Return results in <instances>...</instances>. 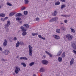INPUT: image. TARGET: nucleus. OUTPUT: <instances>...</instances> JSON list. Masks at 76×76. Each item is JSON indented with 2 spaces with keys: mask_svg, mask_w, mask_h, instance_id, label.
<instances>
[{
  "mask_svg": "<svg viewBox=\"0 0 76 76\" xmlns=\"http://www.w3.org/2000/svg\"><path fill=\"white\" fill-rule=\"evenodd\" d=\"M28 48L29 50V56H31V57H32V47H31V45H29Z\"/></svg>",
  "mask_w": 76,
  "mask_h": 76,
  "instance_id": "1",
  "label": "nucleus"
},
{
  "mask_svg": "<svg viewBox=\"0 0 76 76\" xmlns=\"http://www.w3.org/2000/svg\"><path fill=\"white\" fill-rule=\"evenodd\" d=\"M66 38L68 40H71L73 38V36L71 34H67L66 35Z\"/></svg>",
  "mask_w": 76,
  "mask_h": 76,
  "instance_id": "2",
  "label": "nucleus"
},
{
  "mask_svg": "<svg viewBox=\"0 0 76 76\" xmlns=\"http://www.w3.org/2000/svg\"><path fill=\"white\" fill-rule=\"evenodd\" d=\"M42 63L44 65H47L48 64V62L47 60H43L42 61Z\"/></svg>",
  "mask_w": 76,
  "mask_h": 76,
  "instance_id": "3",
  "label": "nucleus"
},
{
  "mask_svg": "<svg viewBox=\"0 0 76 76\" xmlns=\"http://www.w3.org/2000/svg\"><path fill=\"white\" fill-rule=\"evenodd\" d=\"M57 20H58V18H54L50 20L49 22H53V21H55V22H57Z\"/></svg>",
  "mask_w": 76,
  "mask_h": 76,
  "instance_id": "4",
  "label": "nucleus"
},
{
  "mask_svg": "<svg viewBox=\"0 0 76 76\" xmlns=\"http://www.w3.org/2000/svg\"><path fill=\"white\" fill-rule=\"evenodd\" d=\"M4 54H5V55H7L10 53V52L8 50H6L4 51Z\"/></svg>",
  "mask_w": 76,
  "mask_h": 76,
  "instance_id": "5",
  "label": "nucleus"
},
{
  "mask_svg": "<svg viewBox=\"0 0 76 76\" xmlns=\"http://www.w3.org/2000/svg\"><path fill=\"white\" fill-rule=\"evenodd\" d=\"M15 14H16L15 12H11L9 14V16L10 17L12 16H13Z\"/></svg>",
  "mask_w": 76,
  "mask_h": 76,
  "instance_id": "6",
  "label": "nucleus"
},
{
  "mask_svg": "<svg viewBox=\"0 0 76 76\" xmlns=\"http://www.w3.org/2000/svg\"><path fill=\"white\" fill-rule=\"evenodd\" d=\"M22 14L21 13H18L15 15V17H19V16H22Z\"/></svg>",
  "mask_w": 76,
  "mask_h": 76,
  "instance_id": "7",
  "label": "nucleus"
},
{
  "mask_svg": "<svg viewBox=\"0 0 76 76\" xmlns=\"http://www.w3.org/2000/svg\"><path fill=\"white\" fill-rule=\"evenodd\" d=\"M7 40L6 39L4 40V41L3 43V45L4 47H6L7 45Z\"/></svg>",
  "mask_w": 76,
  "mask_h": 76,
  "instance_id": "8",
  "label": "nucleus"
},
{
  "mask_svg": "<svg viewBox=\"0 0 76 76\" xmlns=\"http://www.w3.org/2000/svg\"><path fill=\"white\" fill-rule=\"evenodd\" d=\"M10 22L9 21H7V25L5 26L9 27L10 26Z\"/></svg>",
  "mask_w": 76,
  "mask_h": 76,
  "instance_id": "9",
  "label": "nucleus"
},
{
  "mask_svg": "<svg viewBox=\"0 0 76 76\" xmlns=\"http://www.w3.org/2000/svg\"><path fill=\"white\" fill-rule=\"evenodd\" d=\"M57 14V12L56 11H54V13H53L52 15L53 16H56Z\"/></svg>",
  "mask_w": 76,
  "mask_h": 76,
  "instance_id": "10",
  "label": "nucleus"
},
{
  "mask_svg": "<svg viewBox=\"0 0 76 76\" xmlns=\"http://www.w3.org/2000/svg\"><path fill=\"white\" fill-rule=\"evenodd\" d=\"M23 26L27 28H29V26L27 24H23Z\"/></svg>",
  "mask_w": 76,
  "mask_h": 76,
  "instance_id": "11",
  "label": "nucleus"
},
{
  "mask_svg": "<svg viewBox=\"0 0 76 76\" xmlns=\"http://www.w3.org/2000/svg\"><path fill=\"white\" fill-rule=\"evenodd\" d=\"M61 57L62 58H64L66 57V52H64L62 53Z\"/></svg>",
  "mask_w": 76,
  "mask_h": 76,
  "instance_id": "12",
  "label": "nucleus"
},
{
  "mask_svg": "<svg viewBox=\"0 0 76 76\" xmlns=\"http://www.w3.org/2000/svg\"><path fill=\"white\" fill-rule=\"evenodd\" d=\"M72 48H73L74 49H76V44L74 43L71 45Z\"/></svg>",
  "mask_w": 76,
  "mask_h": 76,
  "instance_id": "13",
  "label": "nucleus"
},
{
  "mask_svg": "<svg viewBox=\"0 0 76 76\" xmlns=\"http://www.w3.org/2000/svg\"><path fill=\"white\" fill-rule=\"evenodd\" d=\"M6 15L4 14L1 13L0 14V17L2 18H4Z\"/></svg>",
  "mask_w": 76,
  "mask_h": 76,
  "instance_id": "14",
  "label": "nucleus"
},
{
  "mask_svg": "<svg viewBox=\"0 0 76 76\" xmlns=\"http://www.w3.org/2000/svg\"><path fill=\"white\" fill-rule=\"evenodd\" d=\"M59 4H60V2L58 1L56 2L55 3V5L56 6H57L58 5H59Z\"/></svg>",
  "mask_w": 76,
  "mask_h": 76,
  "instance_id": "15",
  "label": "nucleus"
},
{
  "mask_svg": "<svg viewBox=\"0 0 76 76\" xmlns=\"http://www.w3.org/2000/svg\"><path fill=\"white\" fill-rule=\"evenodd\" d=\"M19 41H18L17 42V43L16 44V47H19Z\"/></svg>",
  "mask_w": 76,
  "mask_h": 76,
  "instance_id": "16",
  "label": "nucleus"
},
{
  "mask_svg": "<svg viewBox=\"0 0 76 76\" xmlns=\"http://www.w3.org/2000/svg\"><path fill=\"white\" fill-rule=\"evenodd\" d=\"M65 7H66V4H62L61 6V9H63V8H64Z\"/></svg>",
  "mask_w": 76,
  "mask_h": 76,
  "instance_id": "17",
  "label": "nucleus"
},
{
  "mask_svg": "<svg viewBox=\"0 0 76 76\" xmlns=\"http://www.w3.org/2000/svg\"><path fill=\"white\" fill-rule=\"evenodd\" d=\"M58 61L59 62H61L62 61V58L60 57H58Z\"/></svg>",
  "mask_w": 76,
  "mask_h": 76,
  "instance_id": "18",
  "label": "nucleus"
},
{
  "mask_svg": "<svg viewBox=\"0 0 76 76\" xmlns=\"http://www.w3.org/2000/svg\"><path fill=\"white\" fill-rule=\"evenodd\" d=\"M62 53V51L61 50H60L57 53V56H60L61 54Z\"/></svg>",
  "mask_w": 76,
  "mask_h": 76,
  "instance_id": "19",
  "label": "nucleus"
},
{
  "mask_svg": "<svg viewBox=\"0 0 76 76\" xmlns=\"http://www.w3.org/2000/svg\"><path fill=\"white\" fill-rule=\"evenodd\" d=\"M19 44L20 45H24V43L22 41H21L19 42Z\"/></svg>",
  "mask_w": 76,
  "mask_h": 76,
  "instance_id": "20",
  "label": "nucleus"
},
{
  "mask_svg": "<svg viewBox=\"0 0 76 76\" xmlns=\"http://www.w3.org/2000/svg\"><path fill=\"white\" fill-rule=\"evenodd\" d=\"M24 3L26 4H27L29 3V1L28 0H25Z\"/></svg>",
  "mask_w": 76,
  "mask_h": 76,
  "instance_id": "21",
  "label": "nucleus"
},
{
  "mask_svg": "<svg viewBox=\"0 0 76 76\" xmlns=\"http://www.w3.org/2000/svg\"><path fill=\"white\" fill-rule=\"evenodd\" d=\"M40 71L41 72H44L45 69H43V68H41L40 69Z\"/></svg>",
  "mask_w": 76,
  "mask_h": 76,
  "instance_id": "22",
  "label": "nucleus"
},
{
  "mask_svg": "<svg viewBox=\"0 0 76 76\" xmlns=\"http://www.w3.org/2000/svg\"><path fill=\"white\" fill-rule=\"evenodd\" d=\"M61 29L62 31H65V28L64 27H61Z\"/></svg>",
  "mask_w": 76,
  "mask_h": 76,
  "instance_id": "23",
  "label": "nucleus"
},
{
  "mask_svg": "<svg viewBox=\"0 0 76 76\" xmlns=\"http://www.w3.org/2000/svg\"><path fill=\"white\" fill-rule=\"evenodd\" d=\"M21 65H23V67H26V64H25V63H21Z\"/></svg>",
  "mask_w": 76,
  "mask_h": 76,
  "instance_id": "24",
  "label": "nucleus"
},
{
  "mask_svg": "<svg viewBox=\"0 0 76 76\" xmlns=\"http://www.w3.org/2000/svg\"><path fill=\"white\" fill-rule=\"evenodd\" d=\"M56 32L57 33H58V34H59L60 32V30L59 29H57Z\"/></svg>",
  "mask_w": 76,
  "mask_h": 76,
  "instance_id": "25",
  "label": "nucleus"
},
{
  "mask_svg": "<svg viewBox=\"0 0 76 76\" xmlns=\"http://www.w3.org/2000/svg\"><path fill=\"white\" fill-rule=\"evenodd\" d=\"M34 64H35V63L34 62H31V63H30L29 65V66H33V65H34Z\"/></svg>",
  "mask_w": 76,
  "mask_h": 76,
  "instance_id": "26",
  "label": "nucleus"
},
{
  "mask_svg": "<svg viewBox=\"0 0 76 76\" xmlns=\"http://www.w3.org/2000/svg\"><path fill=\"white\" fill-rule=\"evenodd\" d=\"M26 32H23L22 34V35L23 36H25V35H26Z\"/></svg>",
  "mask_w": 76,
  "mask_h": 76,
  "instance_id": "27",
  "label": "nucleus"
},
{
  "mask_svg": "<svg viewBox=\"0 0 76 76\" xmlns=\"http://www.w3.org/2000/svg\"><path fill=\"white\" fill-rule=\"evenodd\" d=\"M7 4L8 6H12V4H10L9 2H7Z\"/></svg>",
  "mask_w": 76,
  "mask_h": 76,
  "instance_id": "28",
  "label": "nucleus"
},
{
  "mask_svg": "<svg viewBox=\"0 0 76 76\" xmlns=\"http://www.w3.org/2000/svg\"><path fill=\"white\" fill-rule=\"evenodd\" d=\"M24 14L25 15H27L28 14V11H26L24 12Z\"/></svg>",
  "mask_w": 76,
  "mask_h": 76,
  "instance_id": "29",
  "label": "nucleus"
},
{
  "mask_svg": "<svg viewBox=\"0 0 76 76\" xmlns=\"http://www.w3.org/2000/svg\"><path fill=\"white\" fill-rule=\"evenodd\" d=\"M21 19H21L20 18H16V20H18V21H19L20 20H21Z\"/></svg>",
  "mask_w": 76,
  "mask_h": 76,
  "instance_id": "30",
  "label": "nucleus"
},
{
  "mask_svg": "<svg viewBox=\"0 0 76 76\" xmlns=\"http://www.w3.org/2000/svg\"><path fill=\"white\" fill-rule=\"evenodd\" d=\"M38 35V33H32V35H33V36H35V35Z\"/></svg>",
  "mask_w": 76,
  "mask_h": 76,
  "instance_id": "31",
  "label": "nucleus"
},
{
  "mask_svg": "<svg viewBox=\"0 0 76 76\" xmlns=\"http://www.w3.org/2000/svg\"><path fill=\"white\" fill-rule=\"evenodd\" d=\"M15 69H16L18 71H19L20 70V67H16Z\"/></svg>",
  "mask_w": 76,
  "mask_h": 76,
  "instance_id": "32",
  "label": "nucleus"
},
{
  "mask_svg": "<svg viewBox=\"0 0 76 76\" xmlns=\"http://www.w3.org/2000/svg\"><path fill=\"white\" fill-rule=\"evenodd\" d=\"M8 39L10 41V42H11L12 41V40H13V39H12V37H9Z\"/></svg>",
  "mask_w": 76,
  "mask_h": 76,
  "instance_id": "33",
  "label": "nucleus"
},
{
  "mask_svg": "<svg viewBox=\"0 0 76 76\" xmlns=\"http://www.w3.org/2000/svg\"><path fill=\"white\" fill-rule=\"evenodd\" d=\"M27 31V29H22V30H21V31L22 32H26L25 31Z\"/></svg>",
  "mask_w": 76,
  "mask_h": 76,
  "instance_id": "34",
  "label": "nucleus"
},
{
  "mask_svg": "<svg viewBox=\"0 0 76 76\" xmlns=\"http://www.w3.org/2000/svg\"><path fill=\"white\" fill-rule=\"evenodd\" d=\"M15 73H16V74H18V73H19V71H18V70L15 69Z\"/></svg>",
  "mask_w": 76,
  "mask_h": 76,
  "instance_id": "35",
  "label": "nucleus"
},
{
  "mask_svg": "<svg viewBox=\"0 0 76 76\" xmlns=\"http://www.w3.org/2000/svg\"><path fill=\"white\" fill-rule=\"evenodd\" d=\"M71 32H73V33H74V32H75V30L73 28H72L71 29Z\"/></svg>",
  "mask_w": 76,
  "mask_h": 76,
  "instance_id": "36",
  "label": "nucleus"
},
{
  "mask_svg": "<svg viewBox=\"0 0 76 76\" xmlns=\"http://www.w3.org/2000/svg\"><path fill=\"white\" fill-rule=\"evenodd\" d=\"M56 39H60V37L57 35V37L55 38Z\"/></svg>",
  "mask_w": 76,
  "mask_h": 76,
  "instance_id": "37",
  "label": "nucleus"
},
{
  "mask_svg": "<svg viewBox=\"0 0 76 76\" xmlns=\"http://www.w3.org/2000/svg\"><path fill=\"white\" fill-rule=\"evenodd\" d=\"M57 37V35H54V34L53 35V37H54V38H56Z\"/></svg>",
  "mask_w": 76,
  "mask_h": 76,
  "instance_id": "38",
  "label": "nucleus"
},
{
  "mask_svg": "<svg viewBox=\"0 0 76 76\" xmlns=\"http://www.w3.org/2000/svg\"><path fill=\"white\" fill-rule=\"evenodd\" d=\"M1 20L2 22H4V18L3 19V18H1Z\"/></svg>",
  "mask_w": 76,
  "mask_h": 76,
  "instance_id": "39",
  "label": "nucleus"
},
{
  "mask_svg": "<svg viewBox=\"0 0 76 76\" xmlns=\"http://www.w3.org/2000/svg\"><path fill=\"white\" fill-rule=\"evenodd\" d=\"M70 61L74 63V58H72Z\"/></svg>",
  "mask_w": 76,
  "mask_h": 76,
  "instance_id": "40",
  "label": "nucleus"
},
{
  "mask_svg": "<svg viewBox=\"0 0 76 76\" xmlns=\"http://www.w3.org/2000/svg\"><path fill=\"white\" fill-rule=\"evenodd\" d=\"M20 29H25V28L23 26H21L20 27Z\"/></svg>",
  "mask_w": 76,
  "mask_h": 76,
  "instance_id": "41",
  "label": "nucleus"
},
{
  "mask_svg": "<svg viewBox=\"0 0 76 76\" xmlns=\"http://www.w3.org/2000/svg\"><path fill=\"white\" fill-rule=\"evenodd\" d=\"M45 53H46V54H48V55H50V53L48 52V51H45Z\"/></svg>",
  "mask_w": 76,
  "mask_h": 76,
  "instance_id": "42",
  "label": "nucleus"
},
{
  "mask_svg": "<svg viewBox=\"0 0 76 76\" xmlns=\"http://www.w3.org/2000/svg\"><path fill=\"white\" fill-rule=\"evenodd\" d=\"M23 60H28V58H26V57H24L23 58Z\"/></svg>",
  "mask_w": 76,
  "mask_h": 76,
  "instance_id": "43",
  "label": "nucleus"
},
{
  "mask_svg": "<svg viewBox=\"0 0 76 76\" xmlns=\"http://www.w3.org/2000/svg\"><path fill=\"white\" fill-rule=\"evenodd\" d=\"M1 61H7L6 60H5L4 59H1Z\"/></svg>",
  "mask_w": 76,
  "mask_h": 76,
  "instance_id": "44",
  "label": "nucleus"
},
{
  "mask_svg": "<svg viewBox=\"0 0 76 76\" xmlns=\"http://www.w3.org/2000/svg\"><path fill=\"white\" fill-rule=\"evenodd\" d=\"M23 58L24 57H21L20 58V60H23Z\"/></svg>",
  "mask_w": 76,
  "mask_h": 76,
  "instance_id": "45",
  "label": "nucleus"
},
{
  "mask_svg": "<svg viewBox=\"0 0 76 76\" xmlns=\"http://www.w3.org/2000/svg\"><path fill=\"white\" fill-rule=\"evenodd\" d=\"M39 18H38V17L37 18H36L37 21H38V20H39Z\"/></svg>",
  "mask_w": 76,
  "mask_h": 76,
  "instance_id": "46",
  "label": "nucleus"
},
{
  "mask_svg": "<svg viewBox=\"0 0 76 76\" xmlns=\"http://www.w3.org/2000/svg\"><path fill=\"white\" fill-rule=\"evenodd\" d=\"M8 19V17H6L4 18V20H7Z\"/></svg>",
  "mask_w": 76,
  "mask_h": 76,
  "instance_id": "47",
  "label": "nucleus"
},
{
  "mask_svg": "<svg viewBox=\"0 0 76 76\" xmlns=\"http://www.w3.org/2000/svg\"><path fill=\"white\" fill-rule=\"evenodd\" d=\"M74 62H71L70 61V65H72V64H73Z\"/></svg>",
  "mask_w": 76,
  "mask_h": 76,
  "instance_id": "48",
  "label": "nucleus"
},
{
  "mask_svg": "<svg viewBox=\"0 0 76 76\" xmlns=\"http://www.w3.org/2000/svg\"><path fill=\"white\" fill-rule=\"evenodd\" d=\"M73 51L74 52V54H76V51L73 50Z\"/></svg>",
  "mask_w": 76,
  "mask_h": 76,
  "instance_id": "49",
  "label": "nucleus"
},
{
  "mask_svg": "<svg viewBox=\"0 0 76 76\" xmlns=\"http://www.w3.org/2000/svg\"><path fill=\"white\" fill-rule=\"evenodd\" d=\"M14 40L15 41H16V40H17V38L16 37H15L14 38Z\"/></svg>",
  "mask_w": 76,
  "mask_h": 76,
  "instance_id": "50",
  "label": "nucleus"
},
{
  "mask_svg": "<svg viewBox=\"0 0 76 76\" xmlns=\"http://www.w3.org/2000/svg\"><path fill=\"white\" fill-rule=\"evenodd\" d=\"M38 37L40 38H41L42 37V36H41V35H38Z\"/></svg>",
  "mask_w": 76,
  "mask_h": 76,
  "instance_id": "51",
  "label": "nucleus"
},
{
  "mask_svg": "<svg viewBox=\"0 0 76 76\" xmlns=\"http://www.w3.org/2000/svg\"><path fill=\"white\" fill-rule=\"evenodd\" d=\"M18 22H19V23H22V21L20 20L18 21Z\"/></svg>",
  "mask_w": 76,
  "mask_h": 76,
  "instance_id": "52",
  "label": "nucleus"
},
{
  "mask_svg": "<svg viewBox=\"0 0 76 76\" xmlns=\"http://www.w3.org/2000/svg\"><path fill=\"white\" fill-rule=\"evenodd\" d=\"M64 22L65 23H67V20H64Z\"/></svg>",
  "mask_w": 76,
  "mask_h": 76,
  "instance_id": "53",
  "label": "nucleus"
},
{
  "mask_svg": "<svg viewBox=\"0 0 76 76\" xmlns=\"http://www.w3.org/2000/svg\"><path fill=\"white\" fill-rule=\"evenodd\" d=\"M25 9H26V7H23L22 9V10H25Z\"/></svg>",
  "mask_w": 76,
  "mask_h": 76,
  "instance_id": "54",
  "label": "nucleus"
},
{
  "mask_svg": "<svg viewBox=\"0 0 76 76\" xmlns=\"http://www.w3.org/2000/svg\"><path fill=\"white\" fill-rule=\"evenodd\" d=\"M41 39H42L45 40V38H44V37H42V38H41Z\"/></svg>",
  "mask_w": 76,
  "mask_h": 76,
  "instance_id": "55",
  "label": "nucleus"
},
{
  "mask_svg": "<svg viewBox=\"0 0 76 76\" xmlns=\"http://www.w3.org/2000/svg\"><path fill=\"white\" fill-rule=\"evenodd\" d=\"M0 51H3V49L1 48L0 47Z\"/></svg>",
  "mask_w": 76,
  "mask_h": 76,
  "instance_id": "56",
  "label": "nucleus"
},
{
  "mask_svg": "<svg viewBox=\"0 0 76 76\" xmlns=\"http://www.w3.org/2000/svg\"><path fill=\"white\" fill-rule=\"evenodd\" d=\"M50 55V57H52L53 56H52V55H51V54H50L49 55Z\"/></svg>",
  "mask_w": 76,
  "mask_h": 76,
  "instance_id": "57",
  "label": "nucleus"
},
{
  "mask_svg": "<svg viewBox=\"0 0 76 76\" xmlns=\"http://www.w3.org/2000/svg\"><path fill=\"white\" fill-rule=\"evenodd\" d=\"M66 17H69V15H66Z\"/></svg>",
  "mask_w": 76,
  "mask_h": 76,
  "instance_id": "58",
  "label": "nucleus"
},
{
  "mask_svg": "<svg viewBox=\"0 0 76 76\" xmlns=\"http://www.w3.org/2000/svg\"><path fill=\"white\" fill-rule=\"evenodd\" d=\"M33 76H37V75H35V74H33Z\"/></svg>",
  "mask_w": 76,
  "mask_h": 76,
  "instance_id": "59",
  "label": "nucleus"
},
{
  "mask_svg": "<svg viewBox=\"0 0 76 76\" xmlns=\"http://www.w3.org/2000/svg\"><path fill=\"white\" fill-rule=\"evenodd\" d=\"M64 17H66V15H64Z\"/></svg>",
  "mask_w": 76,
  "mask_h": 76,
  "instance_id": "60",
  "label": "nucleus"
},
{
  "mask_svg": "<svg viewBox=\"0 0 76 76\" xmlns=\"http://www.w3.org/2000/svg\"><path fill=\"white\" fill-rule=\"evenodd\" d=\"M61 16H63V17H64V15H61Z\"/></svg>",
  "mask_w": 76,
  "mask_h": 76,
  "instance_id": "61",
  "label": "nucleus"
},
{
  "mask_svg": "<svg viewBox=\"0 0 76 76\" xmlns=\"http://www.w3.org/2000/svg\"><path fill=\"white\" fill-rule=\"evenodd\" d=\"M61 25H63V23H61Z\"/></svg>",
  "mask_w": 76,
  "mask_h": 76,
  "instance_id": "62",
  "label": "nucleus"
},
{
  "mask_svg": "<svg viewBox=\"0 0 76 76\" xmlns=\"http://www.w3.org/2000/svg\"><path fill=\"white\" fill-rule=\"evenodd\" d=\"M1 6H0V9H1Z\"/></svg>",
  "mask_w": 76,
  "mask_h": 76,
  "instance_id": "63",
  "label": "nucleus"
},
{
  "mask_svg": "<svg viewBox=\"0 0 76 76\" xmlns=\"http://www.w3.org/2000/svg\"><path fill=\"white\" fill-rule=\"evenodd\" d=\"M46 1H48V0H46Z\"/></svg>",
  "mask_w": 76,
  "mask_h": 76,
  "instance_id": "64",
  "label": "nucleus"
}]
</instances>
